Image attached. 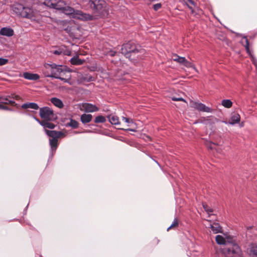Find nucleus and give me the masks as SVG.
<instances>
[{
    "mask_svg": "<svg viewBox=\"0 0 257 257\" xmlns=\"http://www.w3.org/2000/svg\"><path fill=\"white\" fill-rule=\"evenodd\" d=\"M62 54L65 55L70 56L71 55V52L69 50H63Z\"/></svg>",
    "mask_w": 257,
    "mask_h": 257,
    "instance_id": "42",
    "label": "nucleus"
},
{
    "mask_svg": "<svg viewBox=\"0 0 257 257\" xmlns=\"http://www.w3.org/2000/svg\"><path fill=\"white\" fill-rule=\"evenodd\" d=\"M6 104H4V107H3V109L4 110H11L12 109L10 108H9L8 106H7L6 105Z\"/></svg>",
    "mask_w": 257,
    "mask_h": 257,
    "instance_id": "47",
    "label": "nucleus"
},
{
    "mask_svg": "<svg viewBox=\"0 0 257 257\" xmlns=\"http://www.w3.org/2000/svg\"><path fill=\"white\" fill-rule=\"evenodd\" d=\"M92 119V115L90 114L84 113L80 116L81 121L84 124L90 122Z\"/></svg>",
    "mask_w": 257,
    "mask_h": 257,
    "instance_id": "20",
    "label": "nucleus"
},
{
    "mask_svg": "<svg viewBox=\"0 0 257 257\" xmlns=\"http://www.w3.org/2000/svg\"><path fill=\"white\" fill-rule=\"evenodd\" d=\"M221 252L225 257H242V252L237 243L227 246H224L221 249Z\"/></svg>",
    "mask_w": 257,
    "mask_h": 257,
    "instance_id": "4",
    "label": "nucleus"
},
{
    "mask_svg": "<svg viewBox=\"0 0 257 257\" xmlns=\"http://www.w3.org/2000/svg\"><path fill=\"white\" fill-rule=\"evenodd\" d=\"M56 78L60 79L61 80H63L64 82H68V80L67 79H66L65 78H62V77H60V76H59V78Z\"/></svg>",
    "mask_w": 257,
    "mask_h": 257,
    "instance_id": "46",
    "label": "nucleus"
},
{
    "mask_svg": "<svg viewBox=\"0 0 257 257\" xmlns=\"http://www.w3.org/2000/svg\"><path fill=\"white\" fill-rule=\"evenodd\" d=\"M78 122L74 119H71L69 123L67 124V126H70L73 128H76L78 127Z\"/></svg>",
    "mask_w": 257,
    "mask_h": 257,
    "instance_id": "29",
    "label": "nucleus"
},
{
    "mask_svg": "<svg viewBox=\"0 0 257 257\" xmlns=\"http://www.w3.org/2000/svg\"><path fill=\"white\" fill-rule=\"evenodd\" d=\"M221 104L225 107L229 108L232 107V102L230 99H223Z\"/></svg>",
    "mask_w": 257,
    "mask_h": 257,
    "instance_id": "28",
    "label": "nucleus"
},
{
    "mask_svg": "<svg viewBox=\"0 0 257 257\" xmlns=\"http://www.w3.org/2000/svg\"><path fill=\"white\" fill-rule=\"evenodd\" d=\"M241 43L243 46H244L245 50L246 51V52L250 55H251V52L250 51L249 48V42L248 40L247 39V37L246 36H244L242 38L241 40Z\"/></svg>",
    "mask_w": 257,
    "mask_h": 257,
    "instance_id": "23",
    "label": "nucleus"
},
{
    "mask_svg": "<svg viewBox=\"0 0 257 257\" xmlns=\"http://www.w3.org/2000/svg\"><path fill=\"white\" fill-rule=\"evenodd\" d=\"M182 64H183L185 66L188 68H195L194 65L191 62L187 61L185 58H184V60L183 61Z\"/></svg>",
    "mask_w": 257,
    "mask_h": 257,
    "instance_id": "31",
    "label": "nucleus"
},
{
    "mask_svg": "<svg viewBox=\"0 0 257 257\" xmlns=\"http://www.w3.org/2000/svg\"><path fill=\"white\" fill-rule=\"evenodd\" d=\"M9 97L10 98H13L16 100H20L21 99V97L19 95H16L15 93L11 94L10 95H9Z\"/></svg>",
    "mask_w": 257,
    "mask_h": 257,
    "instance_id": "37",
    "label": "nucleus"
},
{
    "mask_svg": "<svg viewBox=\"0 0 257 257\" xmlns=\"http://www.w3.org/2000/svg\"><path fill=\"white\" fill-rule=\"evenodd\" d=\"M122 73V72L121 71H119L117 72V74L116 75V79L117 80H121V79H124L125 78L120 77V75H121Z\"/></svg>",
    "mask_w": 257,
    "mask_h": 257,
    "instance_id": "40",
    "label": "nucleus"
},
{
    "mask_svg": "<svg viewBox=\"0 0 257 257\" xmlns=\"http://www.w3.org/2000/svg\"><path fill=\"white\" fill-rule=\"evenodd\" d=\"M106 121L105 118L102 115H99L95 117L94 122L95 123H103Z\"/></svg>",
    "mask_w": 257,
    "mask_h": 257,
    "instance_id": "32",
    "label": "nucleus"
},
{
    "mask_svg": "<svg viewBox=\"0 0 257 257\" xmlns=\"http://www.w3.org/2000/svg\"><path fill=\"white\" fill-rule=\"evenodd\" d=\"M173 59L174 61H176L180 64L182 63L183 61L184 60L185 57H180L176 54L174 55Z\"/></svg>",
    "mask_w": 257,
    "mask_h": 257,
    "instance_id": "30",
    "label": "nucleus"
},
{
    "mask_svg": "<svg viewBox=\"0 0 257 257\" xmlns=\"http://www.w3.org/2000/svg\"><path fill=\"white\" fill-rule=\"evenodd\" d=\"M71 64L74 65H81L85 62V60L80 59L78 56L72 57L70 60Z\"/></svg>",
    "mask_w": 257,
    "mask_h": 257,
    "instance_id": "19",
    "label": "nucleus"
},
{
    "mask_svg": "<svg viewBox=\"0 0 257 257\" xmlns=\"http://www.w3.org/2000/svg\"><path fill=\"white\" fill-rule=\"evenodd\" d=\"M0 102L4 104H10L12 106L17 105V103L14 101L10 100L9 95L0 96Z\"/></svg>",
    "mask_w": 257,
    "mask_h": 257,
    "instance_id": "14",
    "label": "nucleus"
},
{
    "mask_svg": "<svg viewBox=\"0 0 257 257\" xmlns=\"http://www.w3.org/2000/svg\"><path fill=\"white\" fill-rule=\"evenodd\" d=\"M186 3H189L190 4L195 5L194 0H183Z\"/></svg>",
    "mask_w": 257,
    "mask_h": 257,
    "instance_id": "43",
    "label": "nucleus"
},
{
    "mask_svg": "<svg viewBox=\"0 0 257 257\" xmlns=\"http://www.w3.org/2000/svg\"><path fill=\"white\" fill-rule=\"evenodd\" d=\"M22 108L24 109L32 108L35 110L39 109V107L38 105L34 102H29L23 104L22 105Z\"/></svg>",
    "mask_w": 257,
    "mask_h": 257,
    "instance_id": "21",
    "label": "nucleus"
},
{
    "mask_svg": "<svg viewBox=\"0 0 257 257\" xmlns=\"http://www.w3.org/2000/svg\"><path fill=\"white\" fill-rule=\"evenodd\" d=\"M50 101L52 103L59 108H62L64 106L63 102L59 98L53 97L51 99Z\"/></svg>",
    "mask_w": 257,
    "mask_h": 257,
    "instance_id": "22",
    "label": "nucleus"
},
{
    "mask_svg": "<svg viewBox=\"0 0 257 257\" xmlns=\"http://www.w3.org/2000/svg\"><path fill=\"white\" fill-rule=\"evenodd\" d=\"M12 9L17 16L23 18H31L33 16L32 9L19 3L14 4L12 6Z\"/></svg>",
    "mask_w": 257,
    "mask_h": 257,
    "instance_id": "3",
    "label": "nucleus"
},
{
    "mask_svg": "<svg viewBox=\"0 0 257 257\" xmlns=\"http://www.w3.org/2000/svg\"><path fill=\"white\" fill-rule=\"evenodd\" d=\"M44 3L47 4L48 5H50L51 6V3H52L53 0H44Z\"/></svg>",
    "mask_w": 257,
    "mask_h": 257,
    "instance_id": "44",
    "label": "nucleus"
},
{
    "mask_svg": "<svg viewBox=\"0 0 257 257\" xmlns=\"http://www.w3.org/2000/svg\"><path fill=\"white\" fill-rule=\"evenodd\" d=\"M46 134L52 138V139H58L61 137L65 136V134L61 132L56 131L45 130Z\"/></svg>",
    "mask_w": 257,
    "mask_h": 257,
    "instance_id": "10",
    "label": "nucleus"
},
{
    "mask_svg": "<svg viewBox=\"0 0 257 257\" xmlns=\"http://www.w3.org/2000/svg\"><path fill=\"white\" fill-rule=\"evenodd\" d=\"M108 119L109 122L112 124L114 125H117V128L119 130H122L124 131H132V132H136V130L134 128H130L128 127H127L126 126L125 127H121L120 122L119 121V118L117 116H115L113 114H110L108 116Z\"/></svg>",
    "mask_w": 257,
    "mask_h": 257,
    "instance_id": "8",
    "label": "nucleus"
},
{
    "mask_svg": "<svg viewBox=\"0 0 257 257\" xmlns=\"http://www.w3.org/2000/svg\"><path fill=\"white\" fill-rule=\"evenodd\" d=\"M82 107L85 111L87 112H92L97 111L99 110L98 107L89 103H84L82 104Z\"/></svg>",
    "mask_w": 257,
    "mask_h": 257,
    "instance_id": "12",
    "label": "nucleus"
},
{
    "mask_svg": "<svg viewBox=\"0 0 257 257\" xmlns=\"http://www.w3.org/2000/svg\"><path fill=\"white\" fill-rule=\"evenodd\" d=\"M122 120H124L125 122L128 123V124L127 125V126H131L132 124H134L132 119H131L129 118L123 117Z\"/></svg>",
    "mask_w": 257,
    "mask_h": 257,
    "instance_id": "35",
    "label": "nucleus"
},
{
    "mask_svg": "<svg viewBox=\"0 0 257 257\" xmlns=\"http://www.w3.org/2000/svg\"><path fill=\"white\" fill-rule=\"evenodd\" d=\"M0 35L9 37H12L14 35V31L10 27H4L1 29Z\"/></svg>",
    "mask_w": 257,
    "mask_h": 257,
    "instance_id": "13",
    "label": "nucleus"
},
{
    "mask_svg": "<svg viewBox=\"0 0 257 257\" xmlns=\"http://www.w3.org/2000/svg\"><path fill=\"white\" fill-rule=\"evenodd\" d=\"M8 62H9V60L8 59L0 58V66H3L4 65H6Z\"/></svg>",
    "mask_w": 257,
    "mask_h": 257,
    "instance_id": "36",
    "label": "nucleus"
},
{
    "mask_svg": "<svg viewBox=\"0 0 257 257\" xmlns=\"http://www.w3.org/2000/svg\"><path fill=\"white\" fill-rule=\"evenodd\" d=\"M225 243L224 246H227L229 244L230 245H233L234 244H236V240L232 237L230 236H226L225 237Z\"/></svg>",
    "mask_w": 257,
    "mask_h": 257,
    "instance_id": "25",
    "label": "nucleus"
},
{
    "mask_svg": "<svg viewBox=\"0 0 257 257\" xmlns=\"http://www.w3.org/2000/svg\"><path fill=\"white\" fill-rule=\"evenodd\" d=\"M210 228L214 233H221L223 231L222 227L218 223H213L210 225Z\"/></svg>",
    "mask_w": 257,
    "mask_h": 257,
    "instance_id": "18",
    "label": "nucleus"
},
{
    "mask_svg": "<svg viewBox=\"0 0 257 257\" xmlns=\"http://www.w3.org/2000/svg\"><path fill=\"white\" fill-rule=\"evenodd\" d=\"M240 120V115L238 113L233 112L230 118L229 123L233 125L235 123H238Z\"/></svg>",
    "mask_w": 257,
    "mask_h": 257,
    "instance_id": "16",
    "label": "nucleus"
},
{
    "mask_svg": "<svg viewBox=\"0 0 257 257\" xmlns=\"http://www.w3.org/2000/svg\"><path fill=\"white\" fill-rule=\"evenodd\" d=\"M115 53L114 52V53H113V54H111V56H114V54H115Z\"/></svg>",
    "mask_w": 257,
    "mask_h": 257,
    "instance_id": "49",
    "label": "nucleus"
},
{
    "mask_svg": "<svg viewBox=\"0 0 257 257\" xmlns=\"http://www.w3.org/2000/svg\"><path fill=\"white\" fill-rule=\"evenodd\" d=\"M66 5V3L62 0H53L51 3V6L57 10H63Z\"/></svg>",
    "mask_w": 257,
    "mask_h": 257,
    "instance_id": "11",
    "label": "nucleus"
},
{
    "mask_svg": "<svg viewBox=\"0 0 257 257\" xmlns=\"http://www.w3.org/2000/svg\"><path fill=\"white\" fill-rule=\"evenodd\" d=\"M49 144L52 151H55L58 147V139H51L49 140Z\"/></svg>",
    "mask_w": 257,
    "mask_h": 257,
    "instance_id": "26",
    "label": "nucleus"
},
{
    "mask_svg": "<svg viewBox=\"0 0 257 257\" xmlns=\"http://www.w3.org/2000/svg\"><path fill=\"white\" fill-rule=\"evenodd\" d=\"M189 3H187L186 5L188 7L189 9L191 10V13L193 14L194 13V10H193L192 7L191 6H189Z\"/></svg>",
    "mask_w": 257,
    "mask_h": 257,
    "instance_id": "45",
    "label": "nucleus"
},
{
    "mask_svg": "<svg viewBox=\"0 0 257 257\" xmlns=\"http://www.w3.org/2000/svg\"><path fill=\"white\" fill-rule=\"evenodd\" d=\"M248 252L250 256L257 257V244H250L248 248Z\"/></svg>",
    "mask_w": 257,
    "mask_h": 257,
    "instance_id": "15",
    "label": "nucleus"
},
{
    "mask_svg": "<svg viewBox=\"0 0 257 257\" xmlns=\"http://www.w3.org/2000/svg\"><path fill=\"white\" fill-rule=\"evenodd\" d=\"M39 122L41 125H42L43 126H44V127H46V128L53 129V128H54L56 126L54 123L48 122V121H47H47L42 120V121H41Z\"/></svg>",
    "mask_w": 257,
    "mask_h": 257,
    "instance_id": "24",
    "label": "nucleus"
},
{
    "mask_svg": "<svg viewBox=\"0 0 257 257\" xmlns=\"http://www.w3.org/2000/svg\"><path fill=\"white\" fill-rule=\"evenodd\" d=\"M39 114L42 118L47 121L54 120L57 118V115L54 114L53 110L47 106L40 108Z\"/></svg>",
    "mask_w": 257,
    "mask_h": 257,
    "instance_id": "6",
    "label": "nucleus"
},
{
    "mask_svg": "<svg viewBox=\"0 0 257 257\" xmlns=\"http://www.w3.org/2000/svg\"><path fill=\"white\" fill-rule=\"evenodd\" d=\"M87 4L95 12L98 13L103 11L106 6L103 0H89Z\"/></svg>",
    "mask_w": 257,
    "mask_h": 257,
    "instance_id": "7",
    "label": "nucleus"
},
{
    "mask_svg": "<svg viewBox=\"0 0 257 257\" xmlns=\"http://www.w3.org/2000/svg\"><path fill=\"white\" fill-rule=\"evenodd\" d=\"M172 100L173 101H183L184 102H187L182 97H172Z\"/></svg>",
    "mask_w": 257,
    "mask_h": 257,
    "instance_id": "38",
    "label": "nucleus"
},
{
    "mask_svg": "<svg viewBox=\"0 0 257 257\" xmlns=\"http://www.w3.org/2000/svg\"><path fill=\"white\" fill-rule=\"evenodd\" d=\"M215 240L217 244H223L225 245V238L223 237L221 235H217L215 237Z\"/></svg>",
    "mask_w": 257,
    "mask_h": 257,
    "instance_id": "27",
    "label": "nucleus"
},
{
    "mask_svg": "<svg viewBox=\"0 0 257 257\" xmlns=\"http://www.w3.org/2000/svg\"><path fill=\"white\" fill-rule=\"evenodd\" d=\"M24 77L28 80H36L40 78V76L37 74H33L29 72H25Z\"/></svg>",
    "mask_w": 257,
    "mask_h": 257,
    "instance_id": "17",
    "label": "nucleus"
},
{
    "mask_svg": "<svg viewBox=\"0 0 257 257\" xmlns=\"http://www.w3.org/2000/svg\"><path fill=\"white\" fill-rule=\"evenodd\" d=\"M178 220L177 219V218H175L172 224L168 228L167 230H169L173 228H176L178 226Z\"/></svg>",
    "mask_w": 257,
    "mask_h": 257,
    "instance_id": "33",
    "label": "nucleus"
},
{
    "mask_svg": "<svg viewBox=\"0 0 257 257\" xmlns=\"http://www.w3.org/2000/svg\"><path fill=\"white\" fill-rule=\"evenodd\" d=\"M63 52V49H60L58 50H55L53 52V53L55 55H60L62 54Z\"/></svg>",
    "mask_w": 257,
    "mask_h": 257,
    "instance_id": "41",
    "label": "nucleus"
},
{
    "mask_svg": "<svg viewBox=\"0 0 257 257\" xmlns=\"http://www.w3.org/2000/svg\"><path fill=\"white\" fill-rule=\"evenodd\" d=\"M202 206L204 209L205 210L206 212H207V213L209 215V216L210 215V213L212 212L213 211L212 209L209 208L207 204L205 203H202Z\"/></svg>",
    "mask_w": 257,
    "mask_h": 257,
    "instance_id": "34",
    "label": "nucleus"
},
{
    "mask_svg": "<svg viewBox=\"0 0 257 257\" xmlns=\"http://www.w3.org/2000/svg\"><path fill=\"white\" fill-rule=\"evenodd\" d=\"M64 13L66 15H74L75 18L83 20L88 21L93 20V16L90 14L82 12V11L75 10L73 8L67 6L66 5L63 9Z\"/></svg>",
    "mask_w": 257,
    "mask_h": 257,
    "instance_id": "5",
    "label": "nucleus"
},
{
    "mask_svg": "<svg viewBox=\"0 0 257 257\" xmlns=\"http://www.w3.org/2000/svg\"><path fill=\"white\" fill-rule=\"evenodd\" d=\"M93 79H92V77H89L88 80H87V81H92Z\"/></svg>",
    "mask_w": 257,
    "mask_h": 257,
    "instance_id": "48",
    "label": "nucleus"
},
{
    "mask_svg": "<svg viewBox=\"0 0 257 257\" xmlns=\"http://www.w3.org/2000/svg\"><path fill=\"white\" fill-rule=\"evenodd\" d=\"M162 7V5L160 3L156 4L155 5H154L153 8L155 11H158L159 9H160Z\"/></svg>",
    "mask_w": 257,
    "mask_h": 257,
    "instance_id": "39",
    "label": "nucleus"
},
{
    "mask_svg": "<svg viewBox=\"0 0 257 257\" xmlns=\"http://www.w3.org/2000/svg\"><path fill=\"white\" fill-rule=\"evenodd\" d=\"M121 52L126 58L135 62L141 58L144 53V50L139 44L129 41L122 45Z\"/></svg>",
    "mask_w": 257,
    "mask_h": 257,
    "instance_id": "1",
    "label": "nucleus"
},
{
    "mask_svg": "<svg viewBox=\"0 0 257 257\" xmlns=\"http://www.w3.org/2000/svg\"><path fill=\"white\" fill-rule=\"evenodd\" d=\"M191 106L200 111L207 112H210L212 111V109L210 108L205 106V104L202 103H199L195 101H191Z\"/></svg>",
    "mask_w": 257,
    "mask_h": 257,
    "instance_id": "9",
    "label": "nucleus"
},
{
    "mask_svg": "<svg viewBox=\"0 0 257 257\" xmlns=\"http://www.w3.org/2000/svg\"><path fill=\"white\" fill-rule=\"evenodd\" d=\"M44 67L46 69L50 68L51 73L49 74L48 72H45V76L53 78H59L62 73L66 71L65 67L63 65H56L55 63L44 64Z\"/></svg>",
    "mask_w": 257,
    "mask_h": 257,
    "instance_id": "2",
    "label": "nucleus"
}]
</instances>
